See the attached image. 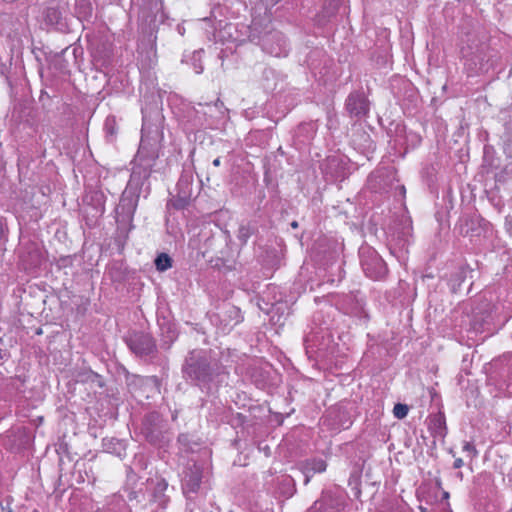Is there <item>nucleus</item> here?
I'll list each match as a JSON object with an SVG mask.
<instances>
[{
	"label": "nucleus",
	"instance_id": "15",
	"mask_svg": "<svg viewBox=\"0 0 512 512\" xmlns=\"http://www.w3.org/2000/svg\"><path fill=\"white\" fill-rule=\"evenodd\" d=\"M393 414L398 419H403L408 414V406L405 404L398 403L393 408Z\"/></svg>",
	"mask_w": 512,
	"mask_h": 512
},
{
	"label": "nucleus",
	"instance_id": "6",
	"mask_svg": "<svg viewBox=\"0 0 512 512\" xmlns=\"http://www.w3.org/2000/svg\"><path fill=\"white\" fill-rule=\"evenodd\" d=\"M137 207V198L124 192L116 208V221L122 226L131 225Z\"/></svg>",
	"mask_w": 512,
	"mask_h": 512
},
{
	"label": "nucleus",
	"instance_id": "11",
	"mask_svg": "<svg viewBox=\"0 0 512 512\" xmlns=\"http://www.w3.org/2000/svg\"><path fill=\"white\" fill-rule=\"evenodd\" d=\"M103 445L109 453H113L118 456H121L124 450L123 443L116 439H104Z\"/></svg>",
	"mask_w": 512,
	"mask_h": 512
},
{
	"label": "nucleus",
	"instance_id": "9",
	"mask_svg": "<svg viewBox=\"0 0 512 512\" xmlns=\"http://www.w3.org/2000/svg\"><path fill=\"white\" fill-rule=\"evenodd\" d=\"M429 430L435 438H444L446 436V421L443 414H434L429 418Z\"/></svg>",
	"mask_w": 512,
	"mask_h": 512
},
{
	"label": "nucleus",
	"instance_id": "12",
	"mask_svg": "<svg viewBox=\"0 0 512 512\" xmlns=\"http://www.w3.org/2000/svg\"><path fill=\"white\" fill-rule=\"evenodd\" d=\"M204 51L202 49L194 51L190 57L191 65L193 66V69L196 74H201L203 72V65H202V57H203Z\"/></svg>",
	"mask_w": 512,
	"mask_h": 512
},
{
	"label": "nucleus",
	"instance_id": "5",
	"mask_svg": "<svg viewBox=\"0 0 512 512\" xmlns=\"http://www.w3.org/2000/svg\"><path fill=\"white\" fill-rule=\"evenodd\" d=\"M129 349L138 357L153 356L156 351V343L153 337L147 333L134 332L126 337Z\"/></svg>",
	"mask_w": 512,
	"mask_h": 512
},
{
	"label": "nucleus",
	"instance_id": "21",
	"mask_svg": "<svg viewBox=\"0 0 512 512\" xmlns=\"http://www.w3.org/2000/svg\"><path fill=\"white\" fill-rule=\"evenodd\" d=\"M229 312H230L231 314H232V313H233V314H235V315L238 317V319H236V321H235V324H237V323H239V322L241 321V319H240V317H239V315H238V314H239V311H238V309H237V308H235V307H231V308L229 309Z\"/></svg>",
	"mask_w": 512,
	"mask_h": 512
},
{
	"label": "nucleus",
	"instance_id": "10",
	"mask_svg": "<svg viewBox=\"0 0 512 512\" xmlns=\"http://www.w3.org/2000/svg\"><path fill=\"white\" fill-rule=\"evenodd\" d=\"M211 105L199 104L195 109V117L193 119V126L195 128H209L212 127V122L207 118V110H211Z\"/></svg>",
	"mask_w": 512,
	"mask_h": 512
},
{
	"label": "nucleus",
	"instance_id": "19",
	"mask_svg": "<svg viewBox=\"0 0 512 512\" xmlns=\"http://www.w3.org/2000/svg\"><path fill=\"white\" fill-rule=\"evenodd\" d=\"M250 236V231L248 227L241 226L239 228V238L243 241H246Z\"/></svg>",
	"mask_w": 512,
	"mask_h": 512
},
{
	"label": "nucleus",
	"instance_id": "17",
	"mask_svg": "<svg viewBox=\"0 0 512 512\" xmlns=\"http://www.w3.org/2000/svg\"><path fill=\"white\" fill-rule=\"evenodd\" d=\"M463 451L467 452L468 455L473 458L477 455V450L473 443L471 442H465L463 445Z\"/></svg>",
	"mask_w": 512,
	"mask_h": 512
},
{
	"label": "nucleus",
	"instance_id": "8",
	"mask_svg": "<svg viewBox=\"0 0 512 512\" xmlns=\"http://www.w3.org/2000/svg\"><path fill=\"white\" fill-rule=\"evenodd\" d=\"M201 483V472L196 466L184 472L182 478V489L185 494L195 493Z\"/></svg>",
	"mask_w": 512,
	"mask_h": 512
},
{
	"label": "nucleus",
	"instance_id": "3",
	"mask_svg": "<svg viewBox=\"0 0 512 512\" xmlns=\"http://www.w3.org/2000/svg\"><path fill=\"white\" fill-rule=\"evenodd\" d=\"M359 257L364 273L371 279H382L387 273V267L377 251L370 246H361Z\"/></svg>",
	"mask_w": 512,
	"mask_h": 512
},
{
	"label": "nucleus",
	"instance_id": "18",
	"mask_svg": "<svg viewBox=\"0 0 512 512\" xmlns=\"http://www.w3.org/2000/svg\"><path fill=\"white\" fill-rule=\"evenodd\" d=\"M324 508L322 500L315 501L314 504L308 509L307 512H321Z\"/></svg>",
	"mask_w": 512,
	"mask_h": 512
},
{
	"label": "nucleus",
	"instance_id": "20",
	"mask_svg": "<svg viewBox=\"0 0 512 512\" xmlns=\"http://www.w3.org/2000/svg\"><path fill=\"white\" fill-rule=\"evenodd\" d=\"M186 512H204L200 508H195V503L190 502L187 504Z\"/></svg>",
	"mask_w": 512,
	"mask_h": 512
},
{
	"label": "nucleus",
	"instance_id": "25",
	"mask_svg": "<svg viewBox=\"0 0 512 512\" xmlns=\"http://www.w3.org/2000/svg\"><path fill=\"white\" fill-rule=\"evenodd\" d=\"M291 226H292L293 228H297V227H298V223H297L296 221H293V222L291 223Z\"/></svg>",
	"mask_w": 512,
	"mask_h": 512
},
{
	"label": "nucleus",
	"instance_id": "22",
	"mask_svg": "<svg viewBox=\"0 0 512 512\" xmlns=\"http://www.w3.org/2000/svg\"><path fill=\"white\" fill-rule=\"evenodd\" d=\"M463 465H464V463L461 458H457L453 464L454 468H461Z\"/></svg>",
	"mask_w": 512,
	"mask_h": 512
},
{
	"label": "nucleus",
	"instance_id": "13",
	"mask_svg": "<svg viewBox=\"0 0 512 512\" xmlns=\"http://www.w3.org/2000/svg\"><path fill=\"white\" fill-rule=\"evenodd\" d=\"M155 266L158 271H166L171 268L172 260L168 254L161 253L155 259Z\"/></svg>",
	"mask_w": 512,
	"mask_h": 512
},
{
	"label": "nucleus",
	"instance_id": "14",
	"mask_svg": "<svg viewBox=\"0 0 512 512\" xmlns=\"http://www.w3.org/2000/svg\"><path fill=\"white\" fill-rule=\"evenodd\" d=\"M326 462L324 460H315L308 464L307 470L314 473H322L326 470Z\"/></svg>",
	"mask_w": 512,
	"mask_h": 512
},
{
	"label": "nucleus",
	"instance_id": "16",
	"mask_svg": "<svg viewBox=\"0 0 512 512\" xmlns=\"http://www.w3.org/2000/svg\"><path fill=\"white\" fill-rule=\"evenodd\" d=\"M78 13L84 16H89L91 14V4L86 0H79L77 2Z\"/></svg>",
	"mask_w": 512,
	"mask_h": 512
},
{
	"label": "nucleus",
	"instance_id": "24",
	"mask_svg": "<svg viewBox=\"0 0 512 512\" xmlns=\"http://www.w3.org/2000/svg\"><path fill=\"white\" fill-rule=\"evenodd\" d=\"M220 164H221V161H220V158H219V157H218V158H216V159H214V161H213V165H214L215 167H219V166H220Z\"/></svg>",
	"mask_w": 512,
	"mask_h": 512
},
{
	"label": "nucleus",
	"instance_id": "4",
	"mask_svg": "<svg viewBox=\"0 0 512 512\" xmlns=\"http://www.w3.org/2000/svg\"><path fill=\"white\" fill-rule=\"evenodd\" d=\"M486 51L487 46L484 43H480L474 37L469 38L468 43L461 47V55L465 61V66L471 71L482 69L486 57Z\"/></svg>",
	"mask_w": 512,
	"mask_h": 512
},
{
	"label": "nucleus",
	"instance_id": "7",
	"mask_svg": "<svg viewBox=\"0 0 512 512\" xmlns=\"http://www.w3.org/2000/svg\"><path fill=\"white\" fill-rule=\"evenodd\" d=\"M346 109L350 116L362 118L369 112V103L364 94L353 92L347 97Z\"/></svg>",
	"mask_w": 512,
	"mask_h": 512
},
{
	"label": "nucleus",
	"instance_id": "2",
	"mask_svg": "<svg viewBox=\"0 0 512 512\" xmlns=\"http://www.w3.org/2000/svg\"><path fill=\"white\" fill-rule=\"evenodd\" d=\"M220 367L217 363H210L202 351L190 352L183 366V373L186 378L195 382L202 389L206 388L219 373Z\"/></svg>",
	"mask_w": 512,
	"mask_h": 512
},
{
	"label": "nucleus",
	"instance_id": "23",
	"mask_svg": "<svg viewBox=\"0 0 512 512\" xmlns=\"http://www.w3.org/2000/svg\"><path fill=\"white\" fill-rule=\"evenodd\" d=\"M506 227L507 231L510 235H512V220L509 221L508 218L506 219Z\"/></svg>",
	"mask_w": 512,
	"mask_h": 512
},
{
	"label": "nucleus",
	"instance_id": "1",
	"mask_svg": "<svg viewBox=\"0 0 512 512\" xmlns=\"http://www.w3.org/2000/svg\"><path fill=\"white\" fill-rule=\"evenodd\" d=\"M150 134L151 131L144 120L140 147L134 160L130 183L142 184L149 178L152 168L156 163L158 157L157 144L160 140V135L157 129L155 136H150Z\"/></svg>",
	"mask_w": 512,
	"mask_h": 512
}]
</instances>
